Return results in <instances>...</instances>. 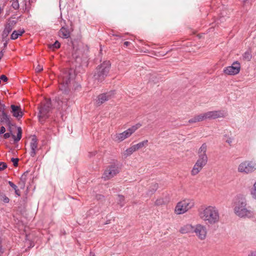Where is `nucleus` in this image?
<instances>
[{"label":"nucleus","mask_w":256,"mask_h":256,"mask_svg":"<svg viewBox=\"0 0 256 256\" xmlns=\"http://www.w3.org/2000/svg\"><path fill=\"white\" fill-rule=\"evenodd\" d=\"M14 190V192H15V194L16 195H17L18 196H20V192L18 188V187L16 188Z\"/></svg>","instance_id":"a18cd8bd"},{"label":"nucleus","mask_w":256,"mask_h":256,"mask_svg":"<svg viewBox=\"0 0 256 256\" xmlns=\"http://www.w3.org/2000/svg\"><path fill=\"white\" fill-rule=\"evenodd\" d=\"M6 106L4 104H0V112H5Z\"/></svg>","instance_id":"a19ab883"},{"label":"nucleus","mask_w":256,"mask_h":256,"mask_svg":"<svg viewBox=\"0 0 256 256\" xmlns=\"http://www.w3.org/2000/svg\"><path fill=\"white\" fill-rule=\"evenodd\" d=\"M96 154V151L90 152H89L88 156H90V157L93 156H95Z\"/></svg>","instance_id":"49530a36"},{"label":"nucleus","mask_w":256,"mask_h":256,"mask_svg":"<svg viewBox=\"0 0 256 256\" xmlns=\"http://www.w3.org/2000/svg\"><path fill=\"white\" fill-rule=\"evenodd\" d=\"M6 132V128L4 126H2L0 128V135L3 134Z\"/></svg>","instance_id":"37998d69"},{"label":"nucleus","mask_w":256,"mask_h":256,"mask_svg":"<svg viewBox=\"0 0 256 256\" xmlns=\"http://www.w3.org/2000/svg\"><path fill=\"white\" fill-rule=\"evenodd\" d=\"M72 31V28H70V26L65 24L62 26L58 32V35L60 37L64 39H67L70 38L71 32Z\"/></svg>","instance_id":"2eb2a0df"},{"label":"nucleus","mask_w":256,"mask_h":256,"mask_svg":"<svg viewBox=\"0 0 256 256\" xmlns=\"http://www.w3.org/2000/svg\"><path fill=\"white\" fill-rule=\"evenodd\" d=\"M240 70V64L238 61H234L231 66L224 68L223 72L224 74L234 76L238 74Z\"/></svg>","instance_id":"9b49d317"},{"label":"nucleus","mask_w":256,"mask_h":256,"mask_svg":"<svg viewBox=\"0 0 256 256\" xmlns=\"http://www.w3.org/2000/svg\"><path fill=\"white\" fill-rule=\"evenodd\" d=\"M256 170V162L253 160L244 161L240 164L238 171L245 174L252 173Z\"/></svg>","instance_id":"1a4fd4ad"},{"label":"nucleus","mask_w":256,"mask_h":256,"mask_svg":"<svg viewBox=\"0 0 256 256\" xmlns=\"http://www.w3.org/2000/svg\"><path fill=\"white\" fill-rule=\"evenodd\" d=\"M226 142L228 143L229 144H230L232 142V139L229 138L228 140H226Z\"/></svg>","instance_id":"3c124183"},{"label":"nucleus","mask_w":256,"mask_h":256,"mask_svg":"<svg viewBox=\"0 0 256 256\" xmlns=\"http://www.w3.org/2000/svg\"><path fill=\"white\" fill-rule=\"evenodd\" d=\"M39 110L38 118L39 122L44 124L45 120L48 118V113L52 108L50 99L46 100L45 102L38 107Z\"/></svg>","instance_id":"0eeeda50"},{"label":"nucleus","mask_w":256,"mask_h":256,"mask_svg":"<svg viewBox=\"0 0 256 256\" xmlns=\"http://www.w3.org/2000/svg\"><path fill=\"white\" fill-rule=\"evenodd\" d=\"M120 164L118 162L111 163L104 172L102 178L104 180H110L120 172Z\"/></svg>","instance_id":"6e6552de"},{"label":"nucleus","mask_w":256,"mask_h":256,"mask_svg":"<svg viewBox=\"0 0 256 256\" xmlns=\"http://www.w3.org/2000/svg\"><path fill=\"white\" fill-rule=\"evenodd\" d=\"M8 40H6L4 41V48H6Z\"/></svg>","instance_id":"8fccbe9b"},{"label":"nucleus","mask_w":256,"mask_h":256,"mask_svg":"<svg viewBox=\"0 0 256 256\" xmlns=\"http://www.w3.org/2000/svg\"><path fill=\"white\" fill-rule=\"evenodd\" d=\"M194 205L192 202L185 200L178 203L175 208V212L178 214H182L190 209Z\"/></svg>","instance_id":"9d476101"},{"label":"nucleus","mask_w":256,"mask_h":256,"mask_svg":"<svg viewBox=\"0 0 256 256\" xmlns=\"http://www.w3.org/2000/svg\"><path fill=\"white\" fill-rule=\"evenodd\" d=\"M206 150L207 146L206 143H204L198 149V158L191 171V174L192 176H196L198 174L202 168L206 165L208 160V158L206 154Z\"/></svg>","instance_id":"7ed1b4c3"},{"label":"nucleus","mask_w":256,"mask_h":256,"mask_svg":"<svg viewBox=\"0 0 256 256\" xmlns=\"http://www.w3.org/2000/svg\"><path fill=\"white\" fill-rule=\"evenodd\" d=\"M118 204L120 205V207H122L124 204V197L122 195L118 194Z\"/></svg>","instance_id":"bb28decb"},{"label":"nucleus","mask_w":256,"mask_h":256,"mask_svg":"<svg viewBox=\"0 0 256 256\" xmlns=\"http://www.w3.org/2000/svg\"><path fill=\"white\" fill-rule=\"evenodd\" d=\"M222 116L223 114L220 111H210L199 115L195 116L193 118L188 120V122L190 124L196 123L206 119H216Z\"/></svg>","instance_id":"423d86ee"},{"label":"nucleus","mask_w":256,"mask_h":256,"mask_svg":"<svg viewBox=\"0 0 256 256\" xmlns=\"http://www.w3.org/2000/svg\"><path fill=\"white\" fill-rule=\"evenodd\" d=\"M96 198L98 200H100L104 198V196L101 194H98L96 195Z\"/></svg>","instance_id":"09e8293b"},{"label":"nucleus","mask_w":256,"mask_h":256,"mask_svg":"<svg viewBox=\"0 0 256 256\" xmlns=\"http://www.w3.org/2000/svg\"><path fill=\"white\" fill-rule=\"evenodd\" d=\"M158 184H157V183H154V184H152V185L150 186L148 190V194H153L158 190Z\"/></svg>","instance_id":"b1692460"},{"label":"nucleus","mask_w":256,"mask_h":256,"mask_svg":"<svg viewBox=\"0 0 256 256\" xmlns=\"http://www.w3.org/2000/svg\"><path fill=\"white\" fill-rule=\"evenodd\" d=\"M2 201L4 203H8L10 202V199L6 196H4L2 198Z\"/></svg>","instance_id":"ea45409f"},{"label":"nucleus","mask_w":256,"mask_h":256,"mask_svg":"<svg viewBox=\"0 0 256 256\" xmlns=\"http://www.w3.org/2000/svg\"><path fill=\"white\" fill-rule=\"evenodd\" d=\"M10 108L12 109L11 112L12 114V116L14 117H16L18 120L20 119L23 116L24 113L20 106L12 104Z\"/></svg>","instance_id":"a211bd4d"},{"label":"nucleus","mask_w":256,"mask_h":256,"mask_svg":"<svg viewBox=\"0 0 256 256\" xmlns=\"http://www.w3.org/2000/svg\"><path fill=\"white\" fill-rule=\"evenodd\" d=\"M0 80H2L4 82H6L8 80V78L4 74H2L0 76Z\"/></svg>","instance_id":"e433bc0d"},{"label":"nucleus","mask_w":256,"mask_h":256,"mask_svg":"<svg viewBox=\"0 0 256 256\" xmlns=\"http://www.w3.org/2000/svg\"><path fill=\"white\" fill-rule=\"evenodd\" d=\"M72 57L73 58L75 59L76 61H78V60H80V58L77 55V54L76 52L74 53H73L72 54Z\"/></svg>","instance_id":"c9c22d12"},{"label":"nucleus","mask_w":256,"mask_h":256,"mask_svg":"<svg viewBox=\"0 0 256 256\" xmlns=\"http://www.w3.org/2000/svg\"><path fill=\"white\" fill-rule=\"evenodd\" d=\"M38 140L36 135L32 136L30 142V154L32 157L36 155V150H38Z\"/></svg>","instance_id":"f3484780"},{"label":"nucleus","mask_w":256,"mask_h":256,"mask_svg":"<svg viewBox=\"0 0 256 256\" xmlns=\"http://www.w3.org/2000/svg\"><path fill=\"white\" fill-rule=\"evenodd\" d=\"M43 68H42L40 66V65H38V66L36 68V71L38 72H40L42 70Z\"/></svg>","instance_id":"79ce46f5"},{"label":"nucleus","mask_w":256,"mask_h":256,"mask_svg":"<svg viewBox=\"0 0 256 256\" xmlns=\"http://www.w3.org/2000/svg\"><path fill=\"white\" fill-rule=\"evenodd\" d=\"M194 228L190 224H187L180 228V232L182 234H187L190 232H194Z\"/></svg>","instance_id":"4be33fe9"},{"label":"nucleus","mask_w":256,"mask_h":256,"mask_svg":"<svg viewBox=\"0 0 256 256\" xmlns=\"http://www.w3.org/2000/svg\"><path fill=\"white\" fill-rule=\"evenodd\" d=\"M16 23L17 22L14 20H8L6 22L4 25V28L2 34V41H4L6 40H9L8 38V36L12 30L14 26Z\"/></svg>","instance_id":"f8f14e48"},{"label":"nucleus","mask_w":256,"mask_h":256,"mask_svg":"<svg viewBox=\"0 0 256 256\" xmlns=\"http://www.w3.org/2000/svg\"><path fill=\"white\" fill-rule=\"evenodd\" d=\"M242 60L244 61L249 62L252 58V50L249 49L247 50L242 56Z\"/></svg>","instance_id":"5701e85b"},{"label":"nucleus","mask_w":256,"mask_h":256,"mask_svg":"<svg viewBox=\"0 0 256 256\" xmlns=\"http://www.w3.org/2000/svg\"><path fill=\"white\" fill-rule=\"evenodd\" d=\"M134 152L131 146L126 150L124 152V156H126L131 155Z\"/></svg>","instance_id":"473e14b6"},{"label":"nucleus","mask_w":256,"mask_h":256,"mask_svg":"<svg viewBox=\"0 0 256 256\" xmlns=\"http://www.w3.org/2000/svg\"><path fill=\"white\" fill-rule=\"evenodd\" d=\"M131 148H132L134 152L139 150L137 144L132 146Z\"/></svg>","instance_id":"c03bdc74"},{"label":"nucleus","mask_w":256,"mask_h":256,"mask_svg":"<svg viewBox=\"0 0 256 256\" xmlns=\"http://www.w3.org/2000/svg\"><path fill=\"white\" fill-rule=\"evenodd\" d=\"M3 9L0 6V14L2 13Z\"/></svg>","instance_id":"4d7b16f0"},{"label":"nucleus","mask_w":256,"mask_h":256,"mask_svg":"<svg viewBox=\"0 0 256 256\" xmlns=\"http://www.w3.org/2000/svg\"><path fill=\"white\" fill-rule=\"evenodd\" d=\"M8 184H9V185L14 189V190H15L16 188H17V186L14 184L11 181H8Z\"/></svg>","instance_id":"58836bf2"},{"label":"nucleus","mask_w":256,"mask_h":256,"mask_svg":"<svg viewBox=\"0 0 256 256\" xmlns=\"http://www.w3.org/2000/svg\"><path fill=\"white\" fill-rule=\"evenodd\" d=\"M114 94V92L112 91H110L106 93H103L99 94L98 96L97 99L96 100V104L98 106L101 105L105 102L110 100Z\"/></svg>","instance_id":"4468645a"},{"label":"nucleus","mask_w":256,"mask_h":256,"mask_svg":"<svg viewBox=\"0 0 256 256\" xmlns=\"http://www.w3.org/2000/svg\"><path fill=\"white\" fill-rule=\"evenodd\" d=\"M3 56H4L3 51L2 50L1 52H0V60H1V58H2Z\"/></svg>","instance_id":"864d4df0"},{"label":"nucleus","mask_w":256,"mask_h":256,"mask_svg":"<svg viewBox=\"0 0 256 256\" xmlns=\"http://www.w3.org/2000/svg\"><path fill=\"white\" fill-rule=\"evenodd\" d=\"M60 44L58 40H56L53 44H48V48L52 50L60 48Z\"/></svg>","instance_id":"393cba45"},{"label":"nucleus","mask_w":256,"mask_h":256,"mask_svg":"<svg viewBox=\"0 0 256 256\" xmlns=\"http://www.w3.org/2000/svg\"><path fill=\"white\" fill-rule=\"evenodd\" d=\"M88 212H89V214H96V213H98L99 212L98 208L96 206V207H94L92 208H90Z\"/></svg>","instance_id":"2f4dec72"},{"label":"nucleus","mask_w":256,"mask_h":256,"mask_svg":"<svg viewBox=\"0 0 256 256\" xmlns=\"http://www.w3.org/2000/svg\"><path fill=\"white\" fill-rule=\"evenodd\" d=\"M111 68L110 60H104L95 68L92 78L97 83L102 82L108 76Z\"/></svg>","instance_id":"f03ea898"},{"label":"nucleus","mask_w":256,"mask_h":256,"mask_svg":"<svg viewBox=\"0 0 256 256\" xmlns=\"http://www.w3.org/2000/svg\"><path fill=\"white\" fill-rule=\"evenodd\" d=\"M130 44V42H128V41H126L125 42H124V45L126 46H129Z\"/></svg>","instance_id":"603ef678"},{"label":"nucleus","mask_w":256,"mask_h":256,"mask_svg":"<svg viewBox=\"0 0 256 256\" xmlns=\"http://www.w3.org/2000/svg\"><path fill=\"white\" fill-rule=\"evenodd\" d=\"M73 78V74L72 70H66L62 72L59 76V89L62 92V94L66 95L64 98L62 96H56L54 100L57 102L59 108L66 109L68 106V100L69 98L68 96L70 92V84L71 80Z\"/></svg>","instance_id":"f257e3e1"},{"label":"nucleus","mask_w":256,"mask_h":256,"mask_svg":"<svg viewBox=\"0 0 256 256\" xmlns=\"http://www.w3.org/2000/svg\"><path fill=\"white\" fill-rule=\"evenodd\" d=\"M246 202L244 198H238L235 202L234 208V213L238 217L250 218L254 216L255 214L250 210H248L246 207Z\"/></svg>","instance_id":"39448f33"},{"label":"nucleus","mask_w":256,"mask_h":256,"mask_svg":"<svg viewBox=\"0 0 256 256\" xmlns=\"http://www.w3.org/2000/svg\"><path fill=\"white\" fill-rule=\"evenodd\" d=\"M156 204V205H159L160 204V200H156V202H155Z\"/></svg>","instance_id":"5fc2aeb1"},{"label":"nucleus","mask_w":256,"mask_h":256,"mask_svg":"<svg viewBox=\"0 0 256 256\" xmlns=\"http://www.w3.org/2000/svg\"><path fill=\"white\" fill-rule=\"evenodd\" d=\"M194 232L199 239L204 240L206 238L207 234L206 228L204 226L198 224L194 228Z\"/></svg>","instance_id":"ddd939ff"},{"label":"nucleus","mask_w":256,"mask_h":256,"mask_svg":"<svg viewBox=\"0 0 256 256\" xmlns=\"http://www.w3.org/2000/svg\"><path fill=\"white\" fill-rule=\"evenodd\" d=\"M18 160L19 159L18 158H12L11 159V161L13 162V165L14 167H17L18 166Z\"/></svg>","instance_id":"72a5a7b5"},{"label":"nucleus","mask_w":256,"mask_h":256,"mask_svg":"<svg viewBox=\"0 0 256 256\" xmlns=\"http://www.w3.org/2000/svg\"><path fill=\"white\" fill-rule=\"evenodd\" d=\"M7 168V164L4 162H0V172Z\"/></svg>","instance_id":"f704fd0d"},{"label":"nucleus","mask_w":256,"mask_h":256,"mask_svg":"<svg viewBox=\"0 0 256 256\" xmlns=\"http://www.w3.org/2000/svg\"><path fill=\"white\" fill-rule=\"evenodd\" d=\"M200 218L206 224H214L219 221L220 216L218 210L214 206H208L200 214Z\"/></svg>","instance_id":"20e7f679"},{"label":"nucleus","mask_w":256,"mask_h":256,"mask_svg":"<svg viewBox=\"0 0 256 256\" xmlns=\"http://www.w3.org/2000/svg\"><path fill=\"white\" fill-rule=\"evenodd\" d=\"M248 256H256V250L251 252L248 255Z\"/></svg>","instance_id":"de8ad7c7"},{"label":"nucleus","mask_w":256,"mask_h":256,"mask_svg":"<svg viewBox=\"0 0 256 256\" xmlns=\"http://www.w3.org/2000/svg\"><path fill=\"white\" fill-rule=\"evenodd\" d=\"M29 173V172L28 170H26L24 174L21 176L20 178V182H26V181L27 180V177Z\"/></svg>","instance_id":"c85d7f7f"},{"label":"nucleus","mask_w":256,"mask_h":256,"mask_svg":"<svg viewBox=\"0 0 256 256\" xmlns=\"http://www.w3.org/2000/svg\"><path fill=\"white\" fill-rule=\"evenodd\" d=\"M141 126L142 124L140 123H138L132 126V127L128 128V130L130 132V134L132 135Z\"/></svg>","instance_id":"a878e982"},{"label":"nucleus","mask_w":256,"mask_h":256,"mask_svg":"<svg viewBox=\"0 0 256 256\" xmlns=\"http://www.w3.org/2000/svg\"><path fill=\"white\" fill-rule=\"evenodd\" d=\"M26 183V182H19L18 184L21 189H24L25 188Z\"/></svg>","instance_id":"4c0bfd02"},{"label":"nucleus","mask_w":256,"mask_h":256,"mask_svg":"<svg viewBox=\"0 0 256 256\" xmlns=\"http://www.w3.org/2000/svg\"><path fill=\"white\" fill-rule=\"evenodd\" d=\"M25 30L24 29H20L18 30H14L10 35V38L12 40L17 39L20 36H22L24 34Z\"/></svg>","instance_id":"412c9836"},{"label":"nucleus","mask_w":256,"mask_h":256,"mask_svg":"<svg viewBox=\"0 0 256 256\" xmlns=\"http://www.w3.org/2000/svg\"><path fill=\"white\" fill-rule=\"evenodd\" d=\"M131 134L128 130L120 134H117L114 136V140L118 142L124 140L126 138H129Z\"/></svg>","instance_id":"aec40b11"},{"label":"nucleus","mask_w":256,"mask_h":256,"mask_svg":"<svg viewBox=\"0 0 256 256\" xmlns=\"http://www.w3.org/2000/svg\"><path fill=\"white\" fill-rule=\"evenodd\" d=\"M12 7L15 10H17L20 8V4L18 0H12Z\"/></svg>","instance_id":"cd10ccee"},{"label":"nucleus","mask_w":256,"mask_h":256,"mask_svg":"<svg viewBox=\"0 0 256 256\" xmlns=\"http://www.w3.org/2000/svg\"><path fill=\"white\" fill-rule=\"evenodd\" d=\"M9 130L10 131V132H6V133L4 134L3 136L4 138L5 139H7V138H9L10 136H12V137L14 140V142L16 143L18 142H19L20 140V139L22 138V128L20 127L18 128V132H17L16 136L14 134H12V132L11 130V128H9Z\"/></svg>","instance_id":"dca6fc26"},{"label":"nucleus","mask_w":256,"mask_h":256,"mask_svg":"<svg viewBox=\"0 0 256 256\" xmlns=\"http://www.w3.org/2000/svg\"><path fill=\"white\" fill-rule=\"evenodd\" d=\"M0 122L6 123L10 128L12 126H15L14 124H12L10 116L7 114L6 112H0Z\"/></svg>","instance_id":"6ab92c4d"},{"label":"nucleus","mask_w":256,"mask_h":256,"mask_svg":"<svg viewBox=\"0 0 256 256\" xmlns=\"http://www.w3.org/2000/svg\"><path fill=\"white\" fill-rule=\"evenodd\" d=\"M137 144L139 149L143 147H146L148 144V140H143L142 142H140L139 143Z\"/></svg>","instance_id":"c756f323"},{"label":"nucleus","mask_w":256,"mask_h":256,"mask_svg":"<svg viewBox=\"0 0 256 256\" xmlns=\"http://www.w3.org/2000/svg\"><path fill=\"white\" fill-rule=\"evenodd\" d=\"M112 35H113L114 36H116V37H118V38H120L121 37V36H120V35H118V34H113Z\"/></svg>","instance_id":"6e6d98bb"},{"label":"nucleus","mask_w":256,"mask_h":256,"mask_svg":"<svg viewBox=\"0 0 256 256\" xmlns=\"http://www.w3.org/2000/svg\"><path fill=\"white\" fill-rule=\"evenodd\" d=\"M250 192L252 198L256 199V182L254 184Z\"/></svg>","instance_id":"7c9ffc66"}]
</instances>
